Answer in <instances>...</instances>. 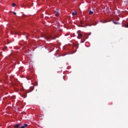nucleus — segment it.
Here are the masks:
<instances>
[{"label": "nucleus", "instance_id": "nucleus-1", "mask_svg": "<svg viewBox=\"0 0 128 128\" xmlns=\"http://www.w3.org/2000/svg\"><path fill=\"white\" fill-rule=\"evenodd\" d=\"M43 38H44L46 40H48V42H50V40H56V37H52V36L50 34L44 35L43 36Z\"/></svg>", "mask_w": 128, "mask_h": 128}, {"label": "nucleus", "instance_id": "nucleus-2", "mask_svg": "<svg viewBox=\"0 0 128 128\" xmlns=\"http://www.w3.org/2000/svg\"><path fill=\"white\" fill-rule=\"evenodd\" d=\"M54 14L56 16H60V13L58 12V10H56L55 11Z\"/></svg>", "mask_w": 128, "mask_h": 128}, {"label": "nucleus", "instance_id": "nucleus-3", "mask_svg": "<svg viewBox=\"0 0 128 128\" xmlns=\"http://www.w3.org/2000/svg\"><path fill=\"white\" fill-rule=\"evenodd\" d=\"M20 126V124H16L14 125L13 126L14 128H18Z\"/></svg>", "mask_w": 128, "mask_h": 128}, {"label": "nucleus", "instance_id": "nucleus-4", "mask_svg": "<svg viewBox=\"0 0 128 128\" xmlns=\"http://www.w3.org/2000/svg\"><path fill=\"white\" fill-rule=\"evenodd\" d=\"M82 38V35L80 34H78V38Z\"/></svg>", "mask_w": 128, "mask_h": 128}, {"label": "nucleus", "instance_id": "nucleus-5", "mask_svg": "<svg viewBox=\"0 0 128 128\" xmlns=\"http://www.w3.org/2000/svg\"><path fill=\"white\" fill-rule=\"evenodd\" d=\"M28 126V124H24L23 126H22L20 128H25Z\"/></svg>", "mask_w": 128, "mask_h": 128}, {"label": "nucleus", "instance_id": "nucleus-6", "mask_svg": "<svg viewBox=\"0 0 128 128\" xmlns=\"http://www.w3.org/2000/svg\"><path fill=\"white\" fill-rule=\"evenodd\" d=\"M76 14H77L76 12H72V16H76Z\"/></svg>", "mask_w": 128, "mask_h": 128}, {"label": "nucleus", "instance_id": "nucleus-7", "mask_svg": "<svg viewBox=\"0 0 128 128\" xmlns=\"http://www.w3.org/2000/svg\"><path fill=\"white\" fill-rule=\"evenodd\" d=\"M94 12L92 11L91 10H90L89 11V14H94Z\"/></svg>", "mask_w": 128, "mask_h": 128}, {"label": "nucleus", "instance_id": "nucleus-8", "mask_svg": "<svg viewBox=\"0 0 128 128\" xmlns=\"http://www.w3.org/2000/svg\"><path fill=\"white\" fill-rule=\"evenodd\" d=\"M114 24H120L118 22H116V21H114Z\"/></svg>", "mask_w": 128, "mask_h": 128}, {"label": "nucleus", "instance_id": "nucleus-9", "mask_svg": "<svg viewBox=\"0 0 128 128\" xmlns=\"http://www.w3.org/2000/svg\"><path fill=\"white\" fill-rule=\"evenodd\" d=\"M12 6H13V8H14V6H16V4L13 3V4H12Z\"/></svg>", "mask_w": 128, "mask_h": 128}, {"label": "nucleus", "instance_id": "nucleus-10", "mask_svg": "<svg viewBox=\"0 0 128 128\" xmlns=\"http://www.w3.org/2000/svg\"><path fill=\"white\" fill-rule=\"evenodd\" d=\"M125 28H128V23L125 25Z\"/></svg>", "mask_w": 128, "mask_h": 128}, {"label": "nucleus", "instance_id": "nucleus-11", "mask_svg": "<svg viewBox=\"0 0 128 128\" xmlns=\"http://www.w3.org/2000/svg\"><path fill=\"white\" fill-rule=\"evenodd\" d=\"M22 97H23L24 98H26V94L24 95V96H22Z\"/></svg>", "mask_w": 128, "mask_h": 128}, {"label": "nucleus", "instance_id": "nucleus-12", "mask_svg": "<svg viewBox=\"0 0 128 128\" xmlns=\"http://www.w3.org/2000/svg\"><path fill=\"white\" fill-rule=\"evenodd\" d=\"M14 16H16V13L15 12H14Z\"/></svg>", "mask_w": 128, "mask_h": 128}, {"label": "nucleus", "instance_id": "nucleus-13", "mask_svg": "<svg viewBox=\"0 0 128 128\" xmlns=\"http://www.w3.org/2000/svg\"><path fill=\"white\" fill-rule=\"evenodd\" d=\"M40 118H42V116H40Z\"/></svg>", "mask_w": 128, "mask_h": 128}, {"label": "nucleus", "instance_id": "nucleus-14", "mask_svg": "<svg viewBox=\"0 0 128 128\" xmlns=\"http://www.w3.org/2000/svg\"><path fill=\"white\" fill-rule=\"evenodd\" d=\"M83 40H84H84H84V38H83Z\"/></svg>", "mask_w": 128, "mask_h": 128}, {"label": "nucleus", "instance_id": "nucleus-15", "mask_svg": "<svg viewBox=\"0 0 128 128\" xmlns=\"http://www.w3.org/2000/svg\"><path fill=\"white\" fill-rule=\"evenodd\" d=\"M26 39H28V36H26Z\"/></svg>", "mask_w": 128, "mask_h": 128}]
</instances>
